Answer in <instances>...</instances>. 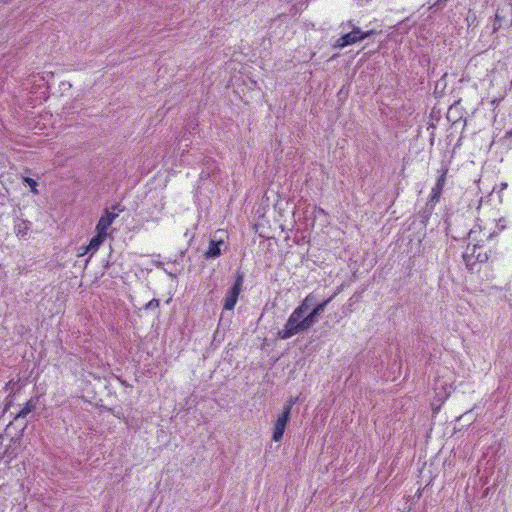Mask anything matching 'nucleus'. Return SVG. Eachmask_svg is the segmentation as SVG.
Masks as SVG:
<instances>
[{
	"instance_id": "16",
	"label": "nucleus",
	"mask_w": 512,
	"mask_h": 512,
	"mask_svg": "<svg viewBox=\"0 0 512 512\" xmlns=\"http://www.w3.org/2000/svg\"><path fill=\"white\" fill-rule=\"evenodd\" d=\"M160 305V301L159 299H152L150 300L146 305H145V309L146 310H154V309H157Z\"/></svg>"
},
{
	"instance_id": "8",
	"label": "nucleus",
	"mask_w": 512,
	"mask_h": 512,
	"mask_svg": "<svg viewBox=\"0 0 512 512\" xmlns=\"http://www.w3.org/2000/svg\"><path fill=\"white\" fill-rule=\"evenodd\" d=\"M221 245H223L222 240H220V241L211 240L209 242V247H208L207 251L205 252V257L207 259L219 257L221 255V248H220Z\"/></svg>"
},
{
	"instance_id": "19",
	"label": "nucleus",
	"mask_w": 512,
	"mask_h": 512,
	"mask_svg": "<svg viewBox=\"0 0 512 512\" xmlns=\"http://www.w3.org/2000/svg\"><path fill=\"white\" fill-rule=\"evenodd\" d=\"M341 27H342L343 30H345L347 28L353 29V27H356V26L353 24V22L351 20H349L346 23H342Z\"/></svg>"
},
{
	"instance_id": "15",
	"label": "nucleus",
	"mask_w": 512,
	"mask_h": 512,
	"mask_svg": "<svg viewBox=\"0 0 512 512\" xmlns=\"http://www.w3.org/2000/svg\"><path fill=\"white\" fill-rule=\"evenodd\" d=\"M24 182L27 183L30 188H31V191L34 193V194H38V190H37V182L32 179V178H29V177H25L24 178Z\"/></svg>"
},
{
	"instance_id": "18",
	"label": "nucleus",
	"mask_w": 512,
	"mask_h": 512,
	"mask_svg": "<svg viewBox=\"0 0 512 512\" xmlns=\"http://www.w3.org/2000/svg\"><path fill=\"white\" fill-rule=\"evenodd\" d=\"M297 397L296 398H290L289 401L284 405V407H289V415L291 414V410H292V407L293 405L295 404V402L297 401Z\"/></svg>"
},
{
	"instance_id": "17",
	"label": "nucleus",
	"mask_w": 512,
	"mask_h": 512,
	"mask_svg": "<svg viewBox=\"0 0 512 512\" xmlns=\"http://www.w3.org/2000/svg\"><path fill=\"white\" fill-rule=\"evenodd\" d=\"M447 172H448L447 169H443L442 170L441 175L437 179V183H436L437 186H440L442 188L444 187V184H445V181H446Z\"/></svg>"
},
{
	"instance_id": "20",
	"label": "nucleus",
	"mask_w": 512,
	"mask_h": 512,
	"mask_svg": "<svg viewBox=\"0 0 512 512\" xmlns=\"http://www.w3.org/2000/svg\"><path fill=\"white\" fill-rule=\"evenodd\" d=\"M375 33L374 30H369V31H366V32H363L361 30V36H363V40L366 39V38H369L371 35H373Z\"/></svg>"
},
{
	"instance_id": "5",
	"label": "nucleus",
	"mask_w": 512,
	"mask_h": 512,
	"mask_svg": "<svg viewBox=\"0 0 512 512\" xmlns=\"http://www.w3.org/2000/svg\"><path fill=\"white\" fill-rule=\"evenodd\" d=\"M332 299L333 296L329 297L321 303L316 304L312 311L308 315L304 316L305 324H307L309 329L318 322V316L324 312L326 306L331 302Z\"/></svg>"
},
{
	"instance_id": "10",
	"label": "nucleus",
	"mask_w": 512,
	"mask_h": 512,
	"mask_svg": "<svg viewBox=\"0 0 512 512\" xmlns=\"http://www.w3.org/2000/svg\"><path fill=\"white\" fill-rule=\"evenodd\" d=\"M317 301L316 296L313 293L308 294L305 299L302 301V303L297 307V309H301V312L305 315L307 310L312 306L315 305Z\"/></svg>"
},
{
	"instance_id": "7",
	"label": "nucleus",
	"mask_w": 512,
	"mask_h": 512,
	"mask_svg": "<svg viewBox=\"0 0 512 512\" xmlns=\"http://www.w3.org/2000/svg\"><path fill=\"white\" fill-rule=\"evenodd\" d=\"M117 217V214L111 213L108 210L105 211V214L101 216L99 219L96 231H100L103 233H107V229L113 223L114 219Z\"/></svg>"
},
{
	"instance_id": "1",
	"label": "nucleus",
	"mask_w": 512,
	"mask_h": 512,
	"mask_svg": "<svg viewBox=\"0 0 512 512\" xmlns=\"http://www.w3.org/2000/svg\"><path fill=\"white\" fill-rule=\"evenodd\" d=\"M307 330H309V328L307 324H305L304 314L301 312V309L296 308L289 316L284 328L278 332V337L281 339H289Z\"/></svg>"
},
{
	"instance_id": "3",
	"label": "nucleus",
	"mask_w": 512,
	"mask_h": 512,
	"mask_svg": "<svg viewBox=\"0 0 512 512\" xmlns=\"http://www.w3.org/2000/svg\"><path fill=\"white\" fill-rule=\"evenodd\" d=\"M289 418V407H283L282 413L278 416L274 424L272 439L275 442L282 439Z\"/></svg>"
},
{
	"instance_id": "9",
	"label": "nucleus",
	"mask_w": 512,
	"mask_h": 512,
	"mask_svg": "<svg viewBox=\"0 0 512 512\" xmlns=\"http://www.w3.org/2000/svg\"><path fill=\"white\" fill-rule=\"evenodd\" d=\"M36 404L37 401L34 399L27 401L24 407L19 412H17L15 419L25 418L30 412L35 410Z\"/></svg>"
},
{
	"instance_id": "22",
	"label": "nucleus",
	"mask_w": 512,
	"mask_h": 512,
	"mask_svg": "<svg viewBox=\"0 0 512 512\" xmlns=\"http://www.w3.org/2000/svg\"><path fill=\"white\" fill-rule=\"evenodd\" d=\"M11 404V401H8V403L6 404V407L9 406Z\"/></svg>"
},
{
	"instance_id": "4",
	"label": "nucleus",
	"mask_w": 512,
	"mask_h": 512,
	"mask_svg": "<svg viewBox=\"0 0 512 512\" xmlns=\"http://www.w3.org/2000/svg\"><path fill=\"white\" fill-rule=\"evenodd\" d=\"M362 40L363 36H361V29L359 27H353L351 32L346 33L340 38H338L333 47L342 49L348 45L354 44Z\"/></svg>"
},
{
	"instance_id": "11",
	"label": "nucleus",
	"mask_w": 512,
	"mask_h": 512,
	"mask_svg": "<svg viewBox=\"0 0 512 512\" xmlns=\"http://www.w3.org/2000/svg\"><path fill=\"white\" fill-rule=\"evenodd\" d=\"M504 9L498 8L495 13V19L493 23V32H497L503 26V22H506L505 15L503 14Z\"/></svg>"
},
{
	"instance_id": "13",
	"label": "nucleus",
	"mask_w": 512,
	"mask_h": 512,
	"mask_svg": "<svg viewBox=\"0 0 512 512\" xmlns=\"http://www.w3.org/2000/svg\"><path fill=\"white\" fill-rule=\"evenodd\" d=\"M442 190L443 188L440 187V186H437L435 185L433 188H432V191H431V197H430V200H429V203L431 204H435L439 201L440 199V196H441V193H442Z\"/></svg>"
},
{
	"instance_id": "6",
	"label": "nucleus",
	"mask_w": 512,
	"mask_h": 512,
	"mask_svg": "<svg viewBox=\"0 0 512 512\" xmlns=\"http://www.w3.org/2000/svg\"><path fill=\"white\" fill-rule=\"evenodd\" d=\"M107 233H103L100 231H97V234L93 236L88 244V246L85 247V253L90 252L91 255H93L101 246V244L106 239Z\"/></svg>"
},
{
	"instance_id": "21",
	"label": "nucleus",
	"mask_w": 512,
	"mask_h": 512,
	"mask_svg": "<svg viewBox=\"0 0 512 512\" xmlns=\"http://www.w3.org/2000/svg\"><path fill=\"white\" fill-rule=\"evenodd\" d=\"M209 176H210V172L209 171L202 170V172L200 173V178L201 179H206Z\"/></svg>"
},
{
	"instance_id": "12",
	"label": "nucleus",
	"mask_w": 512,
	"mask_h": 512,
	"mask_svg": "<svg viewBox=\"0 0 512 512\" xmlns=\"http://www.w3.org/2000/svg\"><path fill=\"white\" fill-rule=\"evenodd\" d=\"M15 233L17 236H25L30 229V223L27 221H20L15 225Z\"/></svg>"
},
{
	"instance_id": "14",
	"label": "nucleus",
	"mask_w": 512,
	"mask_h": 512,
	"mask_svg": "<svg viewBox=\"0 0 512 512\" xmlns=\"http://www.w3.org/2000/svg\"><path fill=\"white\" fill-rule=\"evenodd\" d=\"M450 0H437L435 3H433L430 7H429V10H442L445 8V6L447 5V3L449 2Z\"/></svg>"
},
{
	"instance_id": "2",
	"label": "nucleus",
	"mask_w": 512,
	"mask_h": 512,
	"mask_svg": "<svg viewBox=\"0 0 512 512\" xmlns=\"http://www.w3.org/2000/svg\"><path fill=\"white\" fill-rule=\"evenodd\" d=\"M244 276L242 273H238L235 283L229 289L225 299H224V309L225 310H233L237 301L240 292L242 291Z\"/></svg>"
}]
</instances>
